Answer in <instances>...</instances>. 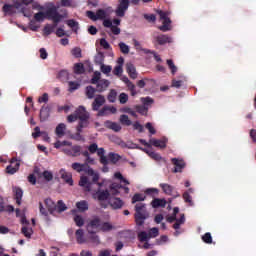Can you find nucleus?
<instances>
[{"label": "nucleus", "mask_w": 256, "mask_h": 256, "mask_svg": "<svg viewBox=\"0 0 256 256\" xmlns=\"http://www.w3.org/2000/svg\"><path fill=\"white\" fill-rule=\"evenodd\" d=\"M65 17H67V14H65V15L59 14V12L57 11V7H55V6L49 8L46 11V13L38 12L34 15V19L38 23H41V22L45 21L46 18H48L51 21H53V23H55V25H57V23H61V20L65 19Z\"/></svg>", "instance_id": "nucleus-1"}, {"label": "nucleus", "mask_w": 256, "mask_h": 256, "mask_svg": "<svg viewBox=\"0 0 256 256\" xmlns=\"http://www.w3.org/2000/svg\"><path fill=\"white\" fill-rule=\"evenodd\" d=\"M84 173L88 175L89 177H92V182L89 181V178L87 176L80 177L79 185L80 187H83L84 191L91 192V187H93V183H97L99 181V173L95 172L93 168H90L88 164H86Z\"/></svg>", "instance_id": "nucleus-2"}, {"label": "nucleus", "mask_w": 256, "mask_h": 256, "mask_svg": "<svg viewBox=\"0 0 256 256\" xmlns=\"http://www.w3.org/2000/svg\"><path fill=\"white\" fill-rule=\"evenodd\" d=\"M134 218L138 227L145 225V221L149 218V212H147V205L145 203H137L135 205Z\"/></svg>", "instance_id": "nucleus-3"}, {"label": "nucleus", "mask_w": 256, "mask_h": 256, "mask_svg": "<svg viewBox=\"0 0 256 256\" xmlns=\"http://www.w3.org/2000/svg\"><path fill=\"white\" fill-rule=\"evenodd\" d=\"M156 13L159 15L160 20L163 21L162 25L159 26L158 29L160 31H163V33H167V31H171V18H169V15H171V12L156 10Z\"/></svg>", "instance_id": "nucleus-4"}, {"label": "nucleus", "mask_w": 256, "mask_h": 256, "mask_svg": "<svg viewBox=\"0 0 256 256\" xmlns=\"http://www.w3.org/2000/svg\"><path fill=\"white\" fill-rule=\"evenodd\" d=\"M78 113H80L79 116V123L76 128V131H83V129H87L89 127V112L85 109L84 106H79L78 107Z\"/></svg>", "instance_id": "nucleus-5"}, {"label": "nucleus", "mask_w": 256, "mask_h": 256, "mask_svg": "<svg viewBox=\"0 0 256 256\" xmlns=\"http://www.w3.org/2000/svg\"><path fill=\"white\" fill-rule=\"evenodd\" d=\"M87 233H99L101 231V218L94 217L86 225Z\"/></svg>", "instance_id": "nucleus-6"}, {"label": "nucleus", "mask_w": 256, "mask_h": 256, "mask_svg": "<svg viewBox=\"0 0 256 256\" xmlns=\"http://www.w3.org/2000/svg\"><path fill=\"white\" fill-rule=\"evenodd\" d=\"M129 0H118V6L115 10V14L117 17H125V13L129 9Z\"/></svg>", "instance_id": "nucleus-7"}, {"label": "nucleus", "mask_w": 256, "mask_h": 256, "mask_svg": "<svg viewBox=\"0 0 256 256\" xmlns=\"http://www.w3.org/2000/svg\"><path fill=\"white\" fill-rule=\"evenodd\" d=\"M111 197V193L109 190H101V188H98V190L94 193H92V198L97 201H107Z\"/></svg>", "instance_id": "nucleus-8"}, {"label": "nucleus", "mask_w": 256, "mask_h": 256, "mask_svg": "<svg viewBox=\"0 0 256 256\" xmlns=\"http://www.w3.org/2000/svg\"><path fill=\"white\" fill-rule=\"evenodd\" d=\"M160 187L163 191V193H165V195H170L173 197V199H177V197H181V194H179V192H175V187H173L172 185H169L167 183H161Z\"/></svg>", "instance_id": "nucleus-9"}, {"label": "nucleus", "mask_w": 256, "mask_h": 256, "mask_svg": "<svg viewBox=\"0 0 256 256\" xmlns=\"http://www.w3.org/2000/svg\"><path fill=\"white\" fill-rule=\"evenodd\" d=\"M63 152L70 157H79L81 155V146L74 145L71 148H64Z\"/></svg>", "instance_id": "nucleus-10"}, {"label": "nucleus", "mask_w": 256, "mask_h": 256, "mask_svg": "<svg viewBox=\"0 0 256 256\" xmlns=\"http://www.w3.org/2000/svg\"><path fill=\"white\" fill-rule=\"evenodd\" d=\"M171 162L175 166L173 173H182L183 169H185V161L183 159L172 158Z\"/></svg>", "instance_id": "nucleus-11"}, {"label": "nucleus", "mask_w": 256, "mask_h": 256, "mask_svg": "<svg viewBox=\"0 0 256 256\" xmlns=\"http://www.w3.org/2000/svg\"><path fill=\"white\" fill-rule=\"evenodd\" d=\"M121 81H123V83H125L126 87L130 91L132 97H135V95H137V87L135 86V84H133V82H131V80H129V78L127 76H122Z\"/></svg>", "instance_id": "nucleus-12"}, {"label": "nucleus", "mask_w": 256, "mask_h": 256, "mask_svg": "<svg viewBox=\"0 0 256 256\" xmlns=\"http://www.w3.org/2000/svg\"><path fill=\"white\" fill-rule=\"evenodd\" d=\"M105 105V96L97 95L92 103V110L99 111Z\"/></svg>", "instance_id": "nucleus-13"}, {"label": "nucleus", "mask_w": 256, "mask_h": 256, "mask_svg": "<svg viewBox=\"0 0 256 256\" xmlns=\"http://www.w3.org/2000/svg\"><path fill=\"white\" fill-rule=\"evenodd\" d=\"M154 40L158 45H167V43H173V39L166 34H158L157 36H154Z\"/></svg>", "instance_id": "nucleus-14"}, {"label": "nucleus", "mask_w": 256, "mask_h": 256, "mask_svg": "<svg viewBox=\"0 0 256 256\" xmlns=\"http://www.w3.org/2000/svg\"><path fill=\"white\" fill-rule=\"evenodd\" d=\"M109 85H111V82H109V80L101 79L99 82L96 83L97 93H103V91H107Z\"/></svg>", "instance_id": "nucleus-15"}, {"label": "nucleus", "mask_w": 256, "mask_h": 256, "mask_svg": "<svg viewBox=\"0 0 256 256\" xmlns=\"http://www.w3.org/2000/svg\"><path fill=\"white\" fill-rule=\"evenodd\" d=\"M75 235L78 245H83V243H89V239L85 238V232L83 231V229L76 230Z\"/></svg>", "instance_id": "nucleus-16"}, {"label": "nucleus", "mask_w": 256, "mask_h": 256, "mask_svg": "<svg viewBox=\"0 0 256 256\" xmlns=\"http://www.w3.org/2000/svg\"><path fill=\"white\" fill-rule=\"evenodd\" d=\"M150 145H153V147H159L160 149H165V147H167V138H162L161 140L152 138L150 139Z\"/></svg>", "instance_id": "nucleus-17"}, {"label": "nucleus", "mask_w": 256, "mask_h": 256, "mask_svg": "<svg viewBox=\"0 0 256 256\" xmlns=\"http://www.w3.org/2000/svg\"><path fill=\"white\" fill-rule=\"evenodd\" d=\"M153 209H159V207L165 208L167 200L165 198H154L151 202Z\"/></svg>", "instance_id": "nucleus-18"}, {"label": "nucleus", "mask_w": 256, "mask_h": 256, "mask_svg": "<svg viewBox=\"0 0 256 256\" xmlns=\"http://www.w3.org/2000/svg\"><path fill=\"white\" fill-rule=\"evenodd\" d=\"M60 177L70 186H73V175L71 173L66 172L65 170H60Z\"/></svg>", "instance_id": "nucleus-19"}, {"label": "nucleus", "mask_w": 256, "mask_h": 256, "mask_svg": "<svg viewBox=\"0 0 256 256\" xmlns=\"http://www.w3.org/2000/svg\"><path fill=\"white\" fill-rule=\"evenodd\" d=\"M135 149H140L141 151H144L145 153H147V155H149V157H151V159H154V161H161V154L159 153L142 148L140 146H136Z\"/></svg>", "instance_id": "nucleus-20"}, {"label": "nucleus", "mask_w": 256, "mask_h": 256, "mask_svg": "<svg viewBox=\"0 0 256 256\" xmlns=\"http://www.w3.org/2000/svg\"><path fill=\"white\" fill-rule=\"evenodd\" d=\"M109 204H110V207H112V209H121V207H123L124 205L123 200L117 197L111 198L109 200Z\"/></svg>", "instance_id": "nucleus-21"}, {"label": "nucleus", "mask_w": 256, "mask_h": 256, "mask_svg": "<svg viewBox=\"0 0 256 256\" xmlns=\"http://www.w3.org/2000/svg\"><path fill=\"white\" fill-rule=\"evenodd\" d=\"M44 203L50 213V215H54L55 211H57V204H55L51 198H47L44 200Z\"/></svg>", "instance_id": "nucleus-22"}, {"label": "nucleus", "mask_w": 256, "mask_h": 256, "mask_svg": "<svg viewBox=\"0 0 256 256\" xmlns=\"http://www.w3.org/2000/svg\"><path fill=\"white\" fill-rule=\"evenodd\" d=\"M126 71L130 79H137V69L135 68V65L128 63L126 65Z\"/></svg>", "instance_id": "nucleus-23"}, {"label": "nucleus", "mask_w": 256, "mask_h": 256, "mask_svg": "<svg viewBox=\"0 0 256 256\" xmlns=\"http://www.w3.org/2000/svg\"><path fill=\"white\" fill-rule=\"evenodd\" d=\"M105 126L108 129H112V131H115L116 133H119V131H121V125L117 122L106 121Z\"/></svg>", "instance_id": "nucleus-24"}, {"label": "nucleus", "mask_w": 256, "mask_h": 256, "mask_svg": "<svg viewBox=\"0 0 256 256\" xmlns=\"http://www.w3.org/2000/svg\"><path fill=\"white\" fill-rule=\"evenodd\" d=\"M95 93H97V88L93 86H87L85 89V95L87 99H94L95 98Z\"/></svg>", "instance_id": "nucleus-25"}, {"label": "nucleus", "mask_w": 256, "mask_h": 256, "mask_svg": "<svg viewBox=\"0 0 256 256\" xmlns=\"http://www.w3.org/2000/svg\"><path fill=\"white\" fill-rule=\"evenodd\" d=\"M14 193H15L14 194V199H16V203L18 205H21V201L23 199V190L21 188H19V187H16L14 189Z\"/></svg>", "instance_id": "nucleus-26"}, {"label": "nucleus", "mask_w": 256, "mask_h": 256, "mask_svg": "<svg viewBox=\"0 0 256 256\" xmlns=\"http://www.w3.org/2000/svg\"><path fill=\"white\" fill-rule=\"evenodd\" d=\"M108 161H110V163L115 165V164L119 163V161H121V155L114 153V152H110L108 154Z\"/></svg>", "instance_id": "nucleus-27"}, {"label": "nucleus", "mask_w": 256, "mask_h": 256, "mask_svg": "<svg viewBox=\"0 0 256 256\" xmlns=\"http://www.w3.org/2000/svg\"><path fill=\"white\" fill-rule=\"evenodd\" d=\"M49 119V107L42 106L40 109V121H47Z\"/></svg>", "instance_id": "nucleus-28"}, {"label": "nucleus", "mask_w": 256, "mask_h": 256, "mask_svg": "<svg viewBox=\"0 0 256 256\" xmlns=\"http://www.w3.org/2000/svg\"><path fill=\"white\" fill-rule=\"evenodd\" d=\"M2 11L5 15H13L15 13V6L13 4H4Z\"/></svg>", "instance_id": "nucleus-29"}, {"label": "nucleus", "mask_w": 256, "mask_h": 256, "mask_svg": "<svg viewBox=\"0 0 256 256\" xmlns=\"http://www.w3.org/2000/svg\"><path fill=\"white\" fill-rule=\"evenodd\" d=\"M67 126L64 123H60L55 130V133L58 137H63L65 135V130Z\"/></svg>", "instance_id": "nucleus-30"}, {"label": "nucleus", "mask_w": 256, "mask_h": 256, "mask_svg": "<svg viewBox=\"0 0 256 256\" xmlns=\"http://www.w3.org/2000/svg\"><path fill=\"white\" fill-rule=\"evenodd\" d=\"M76 207H77L78 210L81 211V213L89 210V204L85 200L77 202Z\"/></svg>", "instance_id": "nucleus-31"}, {"label": "nucleus", "mask_w": 256, "mask_h": 256, "mask_svg": "<svg viewBox=\"0 0 256 256\" xmlns=\"http://www.w3.org/2000/svg\"><path fill=\"white\" fill-rule=\"evenodd\" d=\"M87 166V163L81 164L79 162L72 163V169L74 171H77V173H82V171H85V167Z\"/></svg>", "instance_id": "nucleus-32"}, {"label": "nucleus", "mask_w": 256, "mask_h": 256, "mask_svg": "<svg viewBox=\"0 0 256 256\" xmlns=\"http://www.w3.org/2000/svg\"><path fill=\"white\" fill-rule=\"evenodd\" d=\"M88 235L90 243H93L94 245H101V240L99 239V235H97V233H88Z\"/></svg>", "instance_id": "nucleus-33"}, {"label": "nucleus", "mask_w": 256, "mask_h": 256, "mask_svg": "<svg viewBox=\"0 0 256 256\" xmlns=\"http://www.w3.org/2000/svg\"><path fill=\"white\" fill-rule=\"evenodd\" d=\"M74 73L76 75H83V73H85V66L83 63H76L74 65Z\"/></svg>", "instance_id": "nucleus-34"}, {"label": "nucleus", "mask_w": 256, "mask_h": 256, "mask_svg": "<svg viewBox=\"0 0 256 256\" xmlns=\"http://www.w3.org/2000/svg\"><path fill=\"white\" fill-rule=\"evenodd\" d=\"M100 231H102L103 233H107L109 231H113V226L111 223L109 222H101L100 224Z\"/></svg>", "instance_id": "nucleus-35"}, {"label": "nucleus", "mask_w": 256, "mask_h": 256, "mask_svg": "<svg viewBox=\"0 0 256 256\" xmlns=\"http://www.w3.org/2000/svg\"><path fill=\"white\" fill-rule=\"evenodd\" d=\"M20 165L21 164L19 162H16L15 167L8 165L6 167V173H8L9 175H15V172L19 171Z\"/></svg>", "instance_id": "nucleus-36"}, {"label": "nucleus", "mask_w": 256, "mask_h": 256, "mask_svg": "<svg viewBox=\"0 0 256 256\" xmlns=\"http://www.w3.org/2000/svg\"><path fill=\"white\" fill-rule=\"evenodd\" d=\"M66 23L68 27H70V29L74 30V32L77 33V31L79 30V22L73 19H70V20H67Z\"/></svg>", "instance_id": "nucleus-37"}, {"label": "nucleus", "mask_w": 256, "mask_h": 256, "mask_svg": "<svg viewBox=\"0 0 256 256\" xmlns=\"http://www.w3.org/2000/svg\"><path fill=\"white\" fill-rule=\"evenodd\" d=\"M78 111H79V108L76 109L74 114H71L67 117L68 123H75V121L79 119V117L81 116V113H79Z\"/></svg>", "instance_id": "nucleus-38"}, {"label": "nucleus", "mask_w": 256, "mask_h": 256, "mask_svg": "<svg viewBox=\"0 0 256 256\" xmlns=\"http://www.w3.org/2000/svg\"><path fill=\"white\" fill-rule=\"evenodd\" d=\"M107 99L109 103H115L117 101V90L111 89L107 96Z\"/></svg>", "instance_id": "nucleus-39"}, {"label": "nucleus", "mask_w": 256, "mask_h": 256, "mask_svg": "<svg viewBox=\"0 0 256 256\" xmlns=\"http://www.w3.org/2000/svg\"><path fill=\"white\" fill-rule=\"evenodd\" d=\"M100 81H101V72L95 71L92 79L90 80V83L92 85H97V83H99Z\"/></svg>", "instance_id": "nucleus-40"}, {"label": "nucleus", "mask_w": 256, "mask_h": 256, "mask_svg": "<svg viewBox=\"0 0 256 256\" xmlns=\"http://www.w3.org/2000/svg\"><path fill=\"white\" fill-rule=\"evenodd\" d=\"M56 211L58 213H63V211H67V205H65V202L63 200H59L56 204Z\"/></svg>", "instance_id": "nucleus-41"}, {"label": "nucleus", "mask_w": 256, "mask_h": 256, "mask_svg": "<svg viewBox=\"0 0 256 256\" xmlns=\"http://www.w3.org/2000/svg\"><path fill=\"white\" fill-rule=\"evenodd\" d=\"M21 233L24 234L27 239H31V235H33V228H29L27 226L22 227Z\"/></svg>", "instance_id": "nucleus-42"}, {"label": "nucleus", "mask_w": 256, "mask_h": 256, "mask_svg": "<svg viewBox=\"0 0 256 256\" xmlns=\"http://www.w3.org/2000/svg\"><path fill=\"white\" fill-rule=\"evenodd\" d=\"M95 64L96 65H103L104 61H105V55H103V52H99L96 56H95Z\"/></svg>", "instance_id": "nucleus-43"}, {"label": "nucleus", "mask_w": 256, "mask_h": 256, "mask_svg": "<svg viewBox=\"0 0 256 256\" xmlns=\"http://www.w3.org/2000/svg\"><path fill=\"white\" fill-rule=\"evenodd\" d=\"M96 17L98 21H103V19L107 18V11H105L104 9H98L96 11Z\"/></svg>", "instance_id": "nucleus-44"}, {"label": "nucleus", "mask_w": 256, "mask_h": 256, "mask_svg": "<svg viewBox=\"0 0 256 256\" xmlns=\"http://www.w3.org/2000/svg\"><path fill=\"white\" fill-rule=\"evenodd\" d=\"M138 239L141 243H145V241H149L150 237L147 232L141 231L140 233H138Z\"/></svg>", "instance_id": "nucleus-45"}, {"label": "nucleus", "mask_w": 256, "mask_h": 256, "mask_svg": "<svg viewBox=\"0 0 256 256\" xmlns=\"http://www.w3.org/2000/svg\"><path fill=\"white\" fill-rule=\"evenodd\" d=\"M54 30H55V26H53L51 24H47L44 26L43 33L47 37V36L51 35V33H53Z\"/></svg>", "instance_id": "nucleus-46"}, {"label": "nucleus", "mask_w": 256, "mask_h": 256, "mask_svg": "<svg viewBox=\"0 0 256 256\" xmlns=\"http://www.w3.org/2000/svg\"><path fill=\"white\" fill-rule=\"evenodd\" d=\"M74 222L77 227H83L85 225V219L81 215L74 216Z\"/></svg>", "instance_id": "nucleus-47"}, {"label": "nucleus", "mask_w": 256, "mask_h": 256, "mask_svg": "<svg viewBox=\"0 0 256 256\" xmlns=\"http://www.w3.org/2000/svg\"><path fill=\"white\" fill-rule=\"evenodd\" d=\"M120 123L122 125H126L127 127H129L132 124L131 120L129 119V116L125 114L120 116Z\"/></svg>", "instance_id": "nucleus-48"}, {"label": "nucleus", "mask_w": 256, "mask_h": 256, "mask_svg": "<svg viewBox=\"0 0 256 256\" xmlns=\"http://www.w3.org/2000/svg\"><path fill=\"white\" fill-rule=\"evenodd\" d=\"M139 201H145V195L140 193L134 194V196L132 197V203H139Z\"/></svg>", "instance_id": "nucleus-49"}, {"label": "nucleus", "mask_w": 256, "mask_h": 256, "mask_svg": "<svg viewBox=\"0 0 256 256\" xmlns=\"http://www.w3.org/2000/svg\"><path fill=\"white\" fill-rule=\"evenodd\" d=\"M202 241L204 243H207V245H211L213 243V237L211 236V233L207 232L202 236Z\"/></svg>", "instance_id": "nucleus-50"}, {"label": "nucleus", "mask_w": 256, "mask_h": 256, "mask_svg": "<svg viewBox=\"0 0 256 256\" xmlns=\"http://www.w3.org/2000/svg\"><path fill=\"white\" fill-rule=\"evenodd\" d=\"M34 131L35 132L32 133V137L34 139H37L38 137H41V135H47V132H41V128H39V126H36L34 128Z\"/></svg>", "instance_id": "nucleus-51"}, {"label": "nucleus", "mask_w": 256, "mask_h": 256, "mask_svg": "<svg viewBox=\"0 0 256 256\" xmlns=\"http://www.w3.org/2000/svg\"><path fill=\"white\" fill-rule=\"evenodd\" d=\"M141 101L143 103V106L147 107V109H149L150 105L154 103V100L151 97L141 98Z\"/></svg>", "instance_id": "nucleus-52"}, {"label": "nucleus", "mask_w": 256, "mask_h": 256, "mask_svg": "<svg viewBox=\"0 0 256 256\" xmlns=\"http://www.w3.org/2000/svg\"><path fill=\"white\" fill-rule=\"evenodd\" d=\"M42 177L45 179V181H53V172L49 171V170H45L42 173Z\"/></svg>", "instance_id": "nucleus-53"}, {"label": "nucleus", "mask_w": 256, "mask_h": 256, "mask_svg": "<svg viewBox=\"0 0 256 256\" xmlns=\"http://www.w3.org/2000/svg\"><path fill=\"white\" fill-rule=\"evenodd\" d=\"M71 54L73 55V57H75L76 59H81L82 57V53H81V48L79 47H75L71 50Z\"/></svg>", "instance_id": "nucleus-54"}, {"label": "nucleus", "mask_w": 256, "mask_h": 256, "mask_svg": "<svg viewBox=\"0 0 256 256\" xmlns=\"http://www.w3.org/2000/svg\"><path fill=\"white\" fill-rule=\"evenodd\" d=\"M68 85H69L70 93H73V91H77V89H79V87H81V85L79 83L73 82V81L68 82Z\"/></svg>", "instance_id": "nucleus-55"}, {"label": "nucleus", "mask_w": 256, "mask_h": 256, "mask_svg": "<svg viewBox=\"0 0 256 256\" xmlns=\"http://www.w3.org/2000/svg\"><path fill=\"white\" fill-rule=\"evenodd\" d=\"M167 65H168L169 69L171 70L172 75H175V73L177 71V66H175V63H173V60L168 59Z\"/></svg>", "instance_id": "nucleus-56"}, {"label": "nucleus", "mask_w": 256, "mask_h": 256, "mask_svg": "<svg viewBox=\"0 0 256 256\" xmlns=\"http://www.w3.org/2000/svg\"><path fill=\"white\" fill-rule=\"evenodd\" d=\"M119 101L121 103V105H125V103H127V101H129V95H127V93L122 92L119 95Z\"/></svg>", "instance_id": "nucleus-57"}, {"label": "nucleus", "mask_w": 256, "mask_h": 256, "mask_svg": "<svg viewBox=\"0 0 256 256\" xmlns=\"http://www.w3.org/2000/svg\"><path fill=\"white\" fill-rule=\"evenodd\" d=\"M182 197H183L185 203H189V205H193V198L191 197L189 192H184Z\"/></svg>", "instance_id": "nucleus-58"}, {"label": "nucleus", "mask_w": 256, "mask_h": 256, "mask_svg": "<svg viewBox=\"0 0 256 256\" xmlns=\"http://www.w3.org/2000/svg\"><path fill=\"white\" fill-rule=\"evenodd\" d=\"M148 236L150 237V239L153 237H158L159 236V228L157 227H154V228H151L149 233H148Z\"/></svg>", "instance_id": "nucleus-59"}, {"label": "nucleus", "mask_w": 256, "mask_h": 256, "mask_svg": "<svg viewBox=\"0 0 256 256\" xmlns=\"http://www.w3.org/2000/svg\"><path fill=\"white\" fill-rule=\"evenodd\" d=\"M119 48H120L121 53H124V55H127L129 53V46H127V44L120 42Z\"/></svg>", "instance_id": "nucleus-60"}, {"label": "nucleus", "mask_w": 256, "mask_h": 256, "mask_svg": "<svg viewBox=\"0 0 256 256\" xmlns=\"http://www.w3.org/2000/svg\"><path fill=\"white\" fill-rule=\"evenodd\" d=\"M144 19H146V21L149 23H155V21H157L155 14H144Z\"/></svg>", "instance_id": "nucleus-61"}, {"label": "nucleus", "mask_w": 256, "mask_h": 256, "mask_svg": "<svg viewBox=\"0 0 256 256\" xmlns=\"http://www.w3.org/2000/svg\"><path fill=\"white\" fill-rule=\"evenodd\" d=\"M136 111H137V113H140V115H145V113H147V111H149V108H147L144 105L143 106L137 105Z\"/></svg>", "instance_id": "nucleus-62"}, {"label": "nucleus", "mask_w": 256, "mask_h": 256, "mask_svg": "<svg viewBox=\"0 0 256 256\" xmlns=\"http://www.w3.org/2000/svg\"><path fill=\"white\" fill-rule=\"evenodd\" d=\"M146 195H159V189L157 188H148L145 190Z\"/></svg>", "instance_id": "nucleus-63"}, {"label": "nucleus", "mask_w": 256, "mask_h": 256, "mask_svg": "<svg viewBox=\"0 0 256 256\" xmlns=\"http://www.w3.org/2000/svg\"><path fill=\"white\" fill-rule=\"evenodd\" d=\"M98 149H99V146L97 145V143H93L88 146V151L89 153H92V154L97 153Z\"/></svg>", "instance_id": "nucleus-64"}]
</instances>
